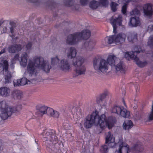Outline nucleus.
<instances>
[{
	"label": "nucleus",
	"instance_id": "obj_51",
	"mask_svg": "<svg viewBox=\"0 0 153 153\" xmlns=\"http://www.w3.org/2000/svg\"><path fill=\"white\" fill-rule=\"evenodd\" d=\"M98 98H97V102L98 103H100V102H98Z\"/></svg>",
	"mask_w": 153,
	"mask_h": 153
},
{
	"label": "nucleus",
	"instance_id": "obj_4",
	"mask_svg": "<svg viewBox=\"0 0 153 153\" xmlns=\"http://www.w3.org/2000/svg\"><path fill=\"white\" fill-rule=\"evenodd\" d=\"M91 33L88 30H84L81 32L75 33L68 35L66 39V43L70 45H74L79 42L88 39Z\"/></svg>",
	"mask_w": 153,
	"mask_h": 153
},
{
	"label": "nucleus",
	"instance_id": "obj_55",
	"mask_svg": "<svg viewBox=\"0 0 153 153\" xmlns=\"http://www.w3.org/2000/svg\"><path fill=\"white\" fill-rule=\"evenodd\" d=\"M75 10H78V9H76V8H75Z\"/></svg>",
	"mask_w": 153,
	"mask_h": 153
},
{
	"label": "nucleus",
	"instance_id": "obj_10",
	"mask_svg": "<svg viewBox=\"0 0 153 153\" xmlns=\"http://www.w3.org/2000/svg\"><path fill=\"white\" fill-rule=\"evenodd\" d=\"M8 62L6 60L1 61L0 63V74L5 75V83H9L11 82V76L8 69Z\"/></svg>",
	"mask_w": 153,
	"mask_h": 153
},
{
	"label": "nucleus",
	"instance_id": "obj_1",
	"mask_svg": "<svg viewBox=\"0 0 153 153\" xmlns=\"http://www.w3.org/2000/svg\"><path fill=\"white\" fill-rule=\"evenodd\" d=\"M98 114V111L95 110L87 115L83 121L80 123L79 128L82 130H84L82 124L86 128H90L94 125H99L102 129L107 127L109 129L111 128L115 122V119H113L111 117L107 118L105 114H102L100 116Z\"/></svg>",
	"mask_w": 153,
	"mask_h": 153
},
{
	"label": "nucleus",
	"instance_id": "obj_15",
	"mask_svg": "<svg viewBox=\"0 0 153 153\" xmlns=\"http://www.w3.org/2000/svg\"><path fill=\"white\" fill-rule=\"evenodd\" d=\"M105 139V143L108 144L109 146L111 148L115 147L116 143L115 142V138L110 132L106 133Z\"/></svg>",
	"mask_w": 153,
	"mask_h": 153
},
{
	"label": "nucleus",
	"instance_id": "obj_42",
	"mask_svg": "<svg viewBox=\"0 0 153 153\" xmlns=\"http://www.w3.org/2000/svg\"><path fill=\"white\" fill-rule=\"evenodd\" d=\"M148 30L149 32L153 31V22H150V24L148 26Z\"/></svg>",
	"mask_w": 153,
	"mask_h": 153
},
{
	"label": "nucleus",
	"instance_id": "obj_52",
	"mask_svg": "<svg viewBox=\"0 0 153 153\" xmlns=\"http://www.w3.org/2000/svg\"><path fill=\"white\" fill-rule=\"evenodd\" d=\"M106 104V103L105 102L104 103V104L103 105L104 106H105Z\"/></svg>",
	"mask_w": 153,
	"mask_h": 153
},
{
	"label": "nucleus",
	"instance_id": "obj_37",
	"mask_svg": "<svg viewBox=\"0 0 153 153\" xmlns=\"http://www.w3.org/2000/svg\"><path fill=\"white\" fill-rule=\"evenodd\" d=\"M148 45L151 47H153V35L149 38L148 42Z\"/></svg>",
	"mask_w": 153,
	"mask_h": 153
},
{
	"label": "nucleus",
	"instance_id": "obj_41",
	"mask_svg": "<svg viewBox=\"0 0 153 153\" xmlns=\"http://www.w3.org/2000/svg\"><path fill=\"white\" fill-rule=\"evenodd\" d=\"M13 84L15 86L21 85L20 79L14 80L13 81Z\"/></svg>",
	"mask_w": 153,
	"mask_h": 153
},
{
	"label": "nucleus",
	"instance_id": "obj_22",
	"mask_svg": "<svg viewBox=\"0 0 153 153\" xmlns=\"http://www.w3.org/2000/svg\"><path fill=\"white\" fill-rule=\"evenodd\" d=\"M137 34L134 31L129 33L128 36V39L130 42L136 41L137 40Z\"/></svg>",
	"mask_w": 153,
	"mask_h": 153
},
{
	"label": "nucleus",
	"instance_id": "obj_44",
	"mask_svg": "<svg viewBox=\"0 0 153 153\" xmlns=\"http://www.w3.org/2000/svg\"><path fill=\"white\" fill-rule=\"evenodd\" d=\"M63 126L64 128L66 130L69 129L70 126L69 123L68 122H65L63 123Z\"/></svg>",
	"mask_w": 153,
	"mask_h": 153
},
{
	"label": "nucleus",
	"instance_id": "obj_34",
	"mask_svg": "<svg viewBox=\"0 0 153 153\" xmlns=\"http://www.w3.org/2000/svg\"><path fill=\"white\" fill-rule=\"evenodd\" d=\"M118 5L117 3L112 1L110 4V6L111 10L114 12H115L117 10V7Z\"/></svg>",
	"mask_w": 153,
	"mask_h": 153
},
{
	"label": "nucleus",
	"instance_id": "obj_38",
	"mask_svg": "<svg viewBox=\"0 0 153 153\" xmlns=\"http://www.w3.org/2000/svg\"><path fill=\"white\" fill-rule=\"evenodd\" d=\"M148 119L149 120H153V101L152 102L151 111L148 116Z\"/></svg>",
	"mask_w": 153,
	"mask_h": 153
},
{
	"label": "nucleus",
	"instance_id": "obj_24",
	"mask_svg": "<svg viewBox=\"0 0 153 153\" xmlns=\"http://www.w3.org/2000/svg\"><path fill=\"white\" fill-rule=\"evenodd\" d=\"M10 29L11 33L10 36L12 38V42H13L16 43L17 42L16 39L19 38V35L15 33L13 27H10Z\"/></svg>",
	"mask_w": 153,
	"mask_h": 153
},
{
	"label": "nucleus",
	"instance_id": "obj_50",
	"mask_svg": "<svg viewBox=\"0 0 153 153\" xmlns=\"http://www.w3.org/2000/svg\"><path fill=\"white\" fill-rule=\"evenodd\" d=\"M3 23V22L2 20H0V26Z\"/></svg>",
	"mask_w": 153,
	"mask_h": 153
},
{
	"label": "nucleus",
	"instance_id": "obj_32",
	"mask_svg": "<svg viewBox=\"0 0 153 153\" xmlns=\"http://www.w3.org/2000/svg\"><path fill=\"white\" fill-rule=\"evenodd\" d=\"M140 6H137L135 8L133 9L130 13L131 15H138L140 14Z\"/></svg>",
	"mask_w": 153,
	"mask_h": 153
},
{
	"label": "nucleus",
	"instance_id": "obj_30",
	"mask_svg": "<svg viewBox=\"0 0 153 153\" xmlns=\"http://www.w3.org/2000/svg\"><path fill=\"white\" fill-rule=\"evenodd\" d=\"M12 95L15 98L20 99L22 96V92L19 90H15L13 91Z\"/></svg>",
	"mask_w": 153,
	"mask_h": 153
},
{
	"label": "nucleus",
	"instance_id": "obj_35",
	"mask_svg": "<svg viewBox=\"0 0 153 153\" xmlns=\"http://www.w3.org/2000/svg\"><path fill=\"white\" fill-rule=\"evenodd\" d=\"M19 55L18 54H16L15 55L14 58L12 59L11 61V63L12 64L10 65V66L12 67L13 68L14 67L13 64L15 63L16 62V61H18L19 60Z\"/></svg>",
	"mask_w": 153,
	"mask_h": 153
},
{
	"label": "nucleus",
	"instance_id": "obj_36",
	"mask_svg": "<svg viewBox=\"0 0 153 153\" xmlns=\"http://www.w3.org/2000/svg\"><path fill=\"white\" fill-rule=\"evenodd\" d=\"M74 0H65L64 3L68 7L71 6L74 4Z\"/></svg>",
	"mask_w": 153,
	"mask_h": 153
},
{
	"label": "nucleus",
	"instance_id": "obj_40",
	"mask_svg": "<svg viewBox=\"0 0 153 153\" xmlns=\"http://www.w3.org/2000/svg\"><path fill=\"white\" fill-rule=\"evenodd\" d=\"M128 5L127 3H126L122 7V12L124 14H126Z\"/></svg>",
	"mask_w": 153,
	"mask_h": 153
},
{
	"label": "nucleus",
	"instance_id": "obj_46",
	"mask_svg": "<svg viewBox=\"0 0 153 153\" xmlns=\"http://www.w3.org/2000/svg\"><path fill=\"white\" fill-rule=\"evenodd\" d=\"M107 95V94L106 93H104L103 94H102L101 95V98H100V101L101 102H103V101H102V100H101V98L103 97H105Z\"/></svg>",
	"mask_w": 153,
	"mask_h": 153
},
{
	"label": "nucleus",
	"instance_id": "obj_56",
	"mask_svg": "<svg viewBox=\"0 0 153 153\" xmlns=\"http://www.w3.org/2000/svg\"><path fill=\"white\" fill-rule=\"evenodd\" d=\"M81 153H82V152H81Z\"/></svg>",
	"mask_w": 153,
	"mask_h": 153
},
{
	"label": "nucleus",
	"instance_id": "obj_33",
	"mask_svg": "<svg viewBox=\"0 0 153 153\" xmlns=\"http://www.w3.org/2000/svg\"><path fill=\"white\" fill-rule=\"evenodd\" d=\"M99 6L107 7L108 4V0H99L98 1Z\"/></svg>",
	"mask_w": 153,
	"mask_h": 153
},
{
	"label": "nucleus",
	"instance_id": "obj_12",
	"mask_svg": "<svg viewBox=\"0 0 153 153\" xmlns=\"http://www.w3.org/2000/svg\"><path fill=\"white\" fill-rule=\"evenodd\" d=\"M110 111L112 113L117 114L125 118L128 117L130 115L129 112L126 109L124 108L123 107L116 105L112 107Z\"/></svg>",
	"mask_w": 153,
	"mask_h": 153
},
{
	"label": "nucleus",
	"instance_id": "obj_19",
	"mask_svg": "<svg viewBox=\"0 0 153 153\" xmlns=\"http://www.w3.org/2000/svg\"><path fill=\"white\" fill-rule=\"evenodd\" d=\"M77 53V51L76 49L74 47H71L68 49V52L67 53V55L68 58L74 59L76 58L77 56L76 57V54Z\"/></svg>",
	"mask_w": 153,
	"mask_h": 153
},
{
	"label": "nucleus",
	"instance_id": "obj_28",
	"mask_svg": "<svg viewBox=\"0 0 153 153\" xmlns=\"http://www.w3.org/2000/svg\"><path fill=\"white\" fill-rule=\"evenodd\" d=\"M71 111L72 112H74V117H76V116L78 118H80L81 117V112L79 108L73 107L71 110Z\"/></svg>",
	"mask_w": 153,
	"mask_h": 153
},
{
	"label": "nucleus",
	"instance_id": "obj_2",
	"mask_svg": "<svg viewBox=\"0 0 153 153\" xmlns=\"http://www.w3.org/2000/svg\"><path fill=\"white\" fill-rule=\"evenodd\" d=\"M51 68L48 62L44 61L42 57L38 56L35 57L33 60L30 59L28 63L27 70L29 76L33 78L27 80L25 77L22 78L20 79L21 85L26 84H36L39 82L38 80L35 79L37 74V68L48 72Z\"/></svg>",
	"mask_w": 153,
	"mask_h": 153
},
{
	"label": "nucleus",
	"instance_id": "obj_6",
	"mask_svg": "<svg viewBox=\"0 0 153 153\" xmlns=\"http://www.w3.org/2000/svg\"><path fill=\"white\" fill-rule=\"evenodd\" d=\"M85 59L81 56L78 57L73 60L72 65L75 67L74 71L75 76L85 74L86 68L83 65Z\"/></svg>",
	"mask_w": 153,
	"mask_h": 153
},
{
	"label": "nucleus",
	"instance_id": "obj_13",
	"mask_svg": "<svg viewBox=\"0 0 153 153\" xmlns=\"http://www.w3.org/2000/svg\"><path fill=\"white\" fill-rule=\"evenodd\" d=\"M118 147L114 153H128L129 151V146L123 142L122 139H120L117 143Z\"/></svg>",
	"mask_w": 153,
	"mask_h": 153
},
{
	"label": "nucleus",
	"instance_id": "obj_43",
	"mask_svg": "<svg viewBox=\"0 0 153 153\" xmlns=\"http://www.w3.org/2000/svg\"><path fill=\"white\" fill-rule=\"evenodd\" d=\"M89 0H80V3L83 6L86 5L88 2Z\"/></svg>",
	"mask_w": 153,
	"mask_h": 153
},
{
	"label": "nucleus",
	"instance_id": "obj_21",
	"mask_svg": "<svg viewBox=\"0 0 153 153\" xmlns=\"http://www.w3.org/2000/svg\"><path fill=\"white\" fill-rule=\"evenodd\" d=\"M10 93V90L9 88L3 87L0 88V95L3 97L9 96Z\"/></svg>",
	"mask_w": 153,
	"mask_h": 153
},
{
	"label": "nucleus",
	"instance_id": "obj_5",
	"mask_svg": "<svg viewBox=\"0 0 153 153\" xmlns=\"http://www.w3.org/2000/svg\"><path fill=\"white\" fill-rule=\"evenodd\" d=\"M126 37L125 34L119 33L117 35L106 37L102 40L101 43L103 46H105L108 44L122 43L124 42Z\"/></svg>",
	"mask_w": 153,
	"mask_h": 153
},
{
	"label": "nucleus",
	"instance_id": "obj_9",
	"mask_svg": "<svg viewBox=\"0 0 153 153\" xmlns=\"http://www.w3.org/2000/svg\"><path fill=\"white\" fill-rule=\"evenodd\" d=\"M21 105L18 106L16 108H12L11 106H9L5 104L4 107H2L1 109L0 117L2 119L6 120L9 117L11 116L13 113L16 112V111H18L21 109Z\"/></svg>",
	"mask_w": 153,
	"mask_h": 153
},
{
	"label": "nucleus",
	"instance_id": "obj_53",
	"mask_svg": "<svg viewBox=\"0 0 153 153\" xmlns=\"http://www.w3.org/2000/svg\"><path fill=\"white\" fill-rule=\"evenodd\" d=\"M152 56V57H153V52L152 54V56Z\"/></svg>",
	"mask_w": 153,
	"mask_h": 153
},
{
	"label": "nucleus",
	"instance_id": "obj_11",
	"mask_svg": "<svg viewBox=\"0 0 153 153\" xmlns=\"http://www.w3.org/2000/svg\"><path fill=\"white\" fill-rule=\"evenodd\" d=\"M42 134L44 136L43 138L44 139H47L45 141L49 145H54L57 143L58 139L54 134L53 130H48L47 131H45Z\"/></svg>",
	"mask_w": 153,
	"mask_h": 153
},
{
	"label": "nucleus",
	"instance_id": "obj_45",
	"mask_svg": "<svg viewBox=\"0 0 153 153\" xmlns=\"http://www.w3.org/2000/svg\"><path fill=\"white\" fill-rule=\"evenodd\" d=\"M32 43L30 42H29L26 45V48L27 50L30 49Z\"/></svg>",
	"mask_w": 153,
	"mask_h": 153
},
{
	"label": "nucleus",
	"instance_id": "obj_54",
	"mask_svg": "<svg viewBox=\"0 0 153 153\" xmlns=\"http://www.w3.org/2000/svg\"><path fill=\"white\" fill-rule=\"evenodd\" d=\"M124 104L126 106V104H125V102H124Z\"/></svg>",
	"mask_w": 153,
	"mask_h": 153
},
{
	"label": "nucleus",
	"instance_id": "obj_39",
	"mask_svg": "<svg viewBox=\"0 0 153 153\" xmlns=\"http://www.w3.org/2000/svg\"><path fill=\"white\" fill-rule=\"evenodd\" d=\"M100 150L102 153H106L108 151V148L107 146L104 145L101 146Z\"/></svg>",
	"mask_w": 153,
	"mask_h": 153
},
{
	"label": "nucleus",
	"instance_id": "obj_16",
	"mask_svg": "<svg viewBox=\"0 0 153 153\" xmlns=\"http://www.w3.org/2000/svg\"><path fill=\"white\" fill-rule=\"evenodd\" d=\"M152 4L147 3L145 4L143 6V11L145 16L150 17L153 15V9Z\"/></svg>",
	"mask_w": 153,
	"mask_h": 153
},
{
	"label": "nucleus",
	"instance_id": "obj_26",
	"mask_svg": "<svg viewBox=\"0 0 153 153\" xmlns=\"http://www.w3.org/2000/svg\"><path fill=\"white\" fill-rule=\"evenodd\" d=\"M119 62V61H118ZM120 62L115 66L116 71L117 72H119L122 73H124L125 70L124 67L122 62L119 61Z\"/></svg>",
	"mask_w": 153,
	"mask_h": 153
},
{
	"label": "nucleus",
	"instance_id": "obj_23",
	"mask_svg": "<svg viewBox=\"0 0 153 153\" xmlns=\"http://www.w3.org/2000/svg\"><path fill=\"white\" fill-rule=\"evenodd\" d=\"M28 55L26 53H23L21 56V61L20 62L21 65L23 67H25L27 65V59Z\"/></svg>",
	"mask_w": 153,
	"mask_h": 153
},
{
	"label": "nucleus",
	"instance_id": "obj_48",
	"mask_svg": "<svg viewBox=\"0 0 153 153\" xmlns=\"http://www.w3.org/2000/svg\"><path fill=\"white\" fill-rule=\"evenodd\" d=\"M89 43H85L83 46V47H85L86 48V49H88L87 48L89 46Z\"/></svg>",
	"mask_w": 153,
	"mask_h": 153
},
{
	"label": "nucleus",
	"instance_id": "obj_8",
	"mask_svg": "<svg viewBox=\"0 0 153 153\" xmlns=\"http://www.w3.org/2000/svg\"><path fill=\"white\" fill-rule=\"evenodd\" d=\"M59 59L57 56L51 58V63L52 66L58 67L63 71H66L71 69V67L68 61L63 59L59 62Z\"/></svg>",
	"mask_w": 153,
	"mask_h": 153
},
{
	"label": "nucleus",
	"instance_id": "obj_47",
	"mask_svg": "<svg viewBox=\"0 0 153 153\" xmlns=\"http://www.w3.org/2000/svg\"><path fill=\"white\" fill-rule=\"evenodd\" d=\"M7 31V27H6L5 28H4L3 30L1 31V33H5Z\"/></svg>",
	"mask_w": 153,
	"mask_h": 153
},
{
	"label": "nucleus",
	"instance_id": "obj_18",
	"mask_svg": "<svg viewBox=\"0 0 153 153\" xmlns=\"http://www.w3.org/2000/svg\"><path fill=\"white\" fill-rule=\"evenodd\" d=\"M140 21L138 17H131L129 20L128 25L131 27H136L140 25Z\"/></svg>",
	"mask_w": 153,
	"mask_h": 153
},
{
	"label": "nucleus",
	"instance_id": "obj_29",
	"mask_svg": "<svg viewBox=\"0 0 153 153\" xmlns=\"http://www.w3.org/2000/svg\"><path fill=\"white\" fill-rule=\"evenodd\" d=\"M134 151L135 152H141L143 150V146L141 143L135 144L133 147Z\"/></svg>",
	"mask_w": 153,
	"mask_h": 153
},
{
	"label": "nucleus",
	"instance_id": "obj_7",
	"mask_svg": "<svg viewBox=\"0 0 153 153\" xmlns=\"http://www.w3.org/2000/svg\"><path fill=\"white\" fill-rule=\"evenodd\" d=\"M36 109L41 116L47 114L48 115L55 118H57L59 116V113L58 111L54 110L52 108L48 107L45 105H38L36 106Z\"/></svg>",
	"mask_w": 153,
	"mask_h": 153
},
{
	"label": "nucleus",
	"instance_id": "obj_25",
	"mask_svg": "<svg viewBox=\"0 0 153 153\" xmlns=\"http://www.w3.org/2000/svg\"><path fill=\"white\" fill-rule=\"evenodd\" d=\"M123 126L124 129L128 130L132 127L133 124L131 120H128L125 121L123 123Z\"/></svg>",
	"mask_w": 153,
	"mask_h": 153
},
{
	"label": "nucleus",
	"instance_id": "obj_14",
	"mask_svg": "<svg viewBox=\"0 0 153 153\" xmlns=\"http://www.w3.org/2000/svg\"><path fill=\"white\" fill-rule=\"evenodd\" d=\"M122 16L121 15H119L117 18H114V17H112L110 19L111 24L113 28V32L114 33H117V25L121 26L122 25Z\"/></svg>",
	"mask_w": 153,
	"mask_h": 153
},
{
	"label": "nucleus",
	"instance_id": "obj_31",
	"mask_svg": "<svg viewBox=\"0 0 153 153\" xmlns=\"http://www.w3.org/2000/svg\"><path fill=\"white\" fill-rule=\"evenodd\" d=\"M90 7L92 9H96L99 7V4L98 1L95 0H93L91 1L89 3Z\"/></svg>",
	"mask_w": 153,
	"mask_h": 153
},
{
	"label": "nucleus",
	"instance_id": "obj_49",
	"mask_svg": "<svg viewBox=\"0 0 153 153\" xmlns=\"http://www.w3.org/2000/svg\"><path fill=\"white\" fill-rule=\"evenodd\" d=\"M5 50L4 49H3L0 52V55L2 53H4L5 52Z\"/></svg>",
	"mask_w": 153,
	"mask_h": 153
},
{
	"label": "nucleus",
	"instance_id": "obj_17",
	"mask_svg": "<svg viewBox=\"0 0 153 153\" xmlns=\"http://www.w3.org/2000/svg\"><path fill=\"white\" fill-rule=\"evenodd\" d=\"M141 48L140 46L135 47V51L134 52L131 51L126 52L125 55V57L128 60H129L130 59L134 60L137 54L140 52V50H139Z\"/></svg>",
	"mask_w": 153,
	"mask_h": 153
},
{
	"label": "nucleus",
	"instance_id": "obj_3",
	"mask_svg": "<svg viewBox=\"0 0 153 153\" xmlns=\"http://www.w3.org/2000/svg\"><path fill=\"white\" fill-rule=\"evenodd\" d=\"M119 60L114 54H111L108 56L107 60L103 58L94 59L93 67L96 72L105 73L107 72L109 65H114Z\"/></svg>",
	"mask_w": 153,
	"mask_h": 153
},
{
	"label": "nucleus",
	"instance_id": "obj_20",
	"mask_svg": "<svg viewBox=\"0 0 153 153\" xmlns=\"http://www.w3.org/2000/svg\"><path fill=\"white\" fill-rule=\"evenodd\" d=\"M21 49L20 45L14 44L9 46L8 48V51L10 53H13L20 51Z\"/></svg>",
	"mask_w": 153,
	"mask_h": 153
},
{
	"label": "nucleus",
	"instance_id": "obj_27",
	"mask_svg": "<svg viewBox=\"0 0 153 153\" xmlns=\"http://www.w3.org/2000/svg\"><path fill=\"white\" fill-rule=\"evenodd\" d=\"M134 60L137 65L140 68L144 67L148 64L147 62L146 61H140L137 57V56Z\"/></svg>",
	"mask_w": 153,
	"mask_h": 153
}]
</instances>
